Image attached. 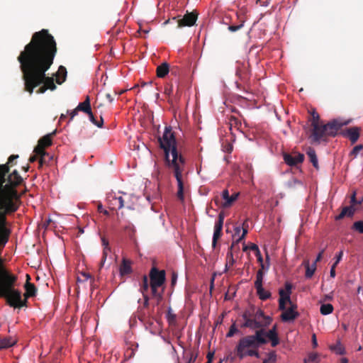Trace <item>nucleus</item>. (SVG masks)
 <instances>
[{
	"instance_id": "nucleus-43",
	"label": "nucleus",
	"mask_w": 363,
	"mask_h": 363,
	"mask_svg": "<svg viewBox=\"0 0 363 363\" xmlns=\"http://www.w3.org/2000/svg\"><path fill=\"white\" fill-rule=\"evenodd\" d=\"M362 199L357 201L356 199V192L354 191L350 199L351 206H354L355 204H361L362 202Z\"/></svg>"
},
{
	"instance_id": "nucleus-36",
	"label": "nucleus",
	"mask_w": 363,
	"mask_h": 363,
	"mask_svg": "<svg viewBox=\"0 0 363 363\" xmlns=\"http://www.w3.org/2000/svg\"><path fill=\"white\" fill-rule=\"evenodd\" d=\"M239 330L237 328L235 323L234 322L230 327L229 331L226 334L227 337H232L235 333H238Z\"/></svg>"
},
{
	"instance_id": "nucleus-33",
	"label": "nucleus",
	"mask_w": 363,
	"mask_h": 363,
	"mask_svg": "<svg viewBox=\"0 0 363 363\" xmlns=\"http://www.w3.org/2000/svg\"><path fill=\"white\" fill-rule=\"evenodd\" d=\"M87 114L89 116V121L93 124H94L95 125H96L99 128H101L102 127L103 123H104V120H103L101 116L100 117V120L99 121H96L95 117H94V114H93V113H92V111H91V110Z\"/></svg>"
},
{
	"instance_id": "nucleus-23",
	"label": "nucleus",
	"mask_w": 363,
	"mask_h": 363,
	"mask_svg": "<svg viewBox=\"0 0 363 363\" xmlns=\"http://www.w3.org/2000/svg\"><path fill=\"white\" fill-rule=\"evenodd\" d=\"M25 290H26V293L24 294V296H25V299L26 300L27 298L28 297H31V296H35V294H36V287L35 286V285L33 284H31L30 282L28 281V280L26 281V284H25Z\"/></svg>"
},
{
	"instance_id": "nucleus-47",
	"label": "nucleus",
	"mask_w": 363,
	"mask_h": 363,
	"mask_svg": "<svg viewBox=\"0 0 363 363\" xmlns=\"http://www.w3.org/2000/svg\"><path fill=\"white\" fill-rule=\"evenodd\" d=\"M318 355L316 353H311L308 355V361L315 362L318 361Z\"/></svg>"
},
{
	"instance_id": "nucleus-20",
	"label": "nucleus",
	"mask_w": 363,
	"mask_h": 363,
	"mask_svg": "<svg viewBox=\"0 0 363 363\" xmlns=\"http://www.w3.org/2000/svg\"><path fill=\"white\" fill-rule=\"evenodd\" d=\"M247 222L245 221L242 224V226H235V235H238V238L237 240V242H240L245 237L246 234L247 233V227L248 225L246 223Z\"/></svg>"
},
{
	"instance_id": "nucleus-41",
	"label": "nucleus",
	"mask_w": 363,
	"mask_h": 363,
	"mask_svg": "<svg viewBox=\"0 0 363 363\" xmlns=\"http://www.w3.org/2000/svg\"><path fill=\"white\" fill-rule=\"evenodd\" d=\"M244 23H245V20H241L240 24H238L237 26H235V25L230 26L228 27V30L231 32H235V31L240 30V28H242L244 26Z\"/></svg>"
},
{
	"instance_id": "nucleus-62",
	"label": "nucleus",
	"mask_w": 363,
	"mask_h": 363,
	"mask_svg": "<svg viewBox=\"0 0 363 363\" xmlns=\"http://www.w3.org/2000/svg\"><path fill=\"white\" fill-rule=\"evenodd\" d=\"M312 343H313V347H316L318 346V342H317V340H316V337H315V334H313L312 336Z\"/></svg>"
},
{
	"instance_id": "nucleus-31",
	"label": "nucleus",
	"mask_w": 363,
	"mask_h": 363,
	"mask_svg": "<svg viewBox=\"0 0 363 363\" xmlns=\"http://www.w3.org/2000/svg\"><path fill=\"white\" fill-rule=\"evenodd\" d=\"M264 273L262 269H259L256 274V280L255 281V287L259 288L262 286Z\"/></svg>"
},
{
	"instance_id": "nucleus-4",
	"label": "nucleus",
	"mask_w": 363,
	"mask_h": 363,
	"mask_svg": "<svg viewBox=\"0 0 363 363\" xmlns=\"http://www.w3.org/2000/svg\"><path fill=\"white\" fill-rule=\"evenodd\" d=\"M160 147L164 150L167 164L178 162L181 157L177 148V140L171 126H166L162 137L159 138Z\"/></svg>"
},
{
	"instance_id": "nucleus-12",
	"label": "nucleus",
	"mask_w": 363,
	"mask_h": 363,
	"mask_svg": "<svg viewBox=\"0 0 363 363\" xmlns=\"http://www.w3.org/2000/svg\"><path fill=\"white\" fill-rule=\"evenodd\" d=\"M252 320H255L258 323H259L260 325L258 328H262L268 326L272 321V318L268 315H265L262 310L257 309L255 311L254 308Z\"/></svg>"
},
{
	"instance_id": "nucleus-59",
	"label": "nucleus",
	"mask_w": 363,
	"mask_h": 363,
	"mask_svg": "<svg viewBox=\"0 0 363 363\" xmlns=\"http://www.w3.org/2000/svg\"><path fill=\"white\" fill-rule=\"evenodd\" d=\"M34 155L31 156L29 159V161L30 162H35V160H37L38 159V160L40 161V156L39 155H37V154L35 152H34Z\"/></svg>"
},
{
	"instance_id": "nucleus-55",
	"label": "nucleus",
	"mask_w": 363,
	"mask_h": 363,
	"mask_svg": "<svg viewBox=\"0 0 363 363\" xmlns=\"http://www.w3.org/2000/svg\"><path fill=\"white\" fill-rule=\"evenodd\" d=\"M271 341V345L272 347H276L277 345H279V337H277L275 338H273V339H271L269 340Z\"/></svg>"
},
{
	"instance_id": "nucleus-37",
	"label": "nucleus",
	"mask_w": 363,
	"mask_h": 363,
	"mask_svg": "<svg viewBox=\"0 0 363 363\" xmlns=\"http://www.w3.org/2000/svg\"><path fill=\"white\" fill-rule=\"evenodd\" d=\"M342 211L345 213L346 216L352 217L355 212V208L352 206H345L342 209Z\"/></svg>"
},
{
	"instance_id": "nucleus-44",
	"label": "nucleus",
	"mask_w": 363,
	"mask_h": 363,
	"mask_svg": "<svg viewBox=\"0 0 363 363\" xmlns=\"http://www.w3.org/2000/svg\"><path fill=\"white\" fill-rule=\"evenodd\" d=\"M177 279H178L177 274L175 272H173L172 273V277H171V286L172 287H174L176 285Z\"/></svg>"
},
{
	"instance_id": "nucleus-32",
	"label": "nucleus",
	"mask_w": 363,
	"mask_h": 363,
	"mask_svg": "<svg viewBox=\"0 0 363 363\" xmlns=\"http://www.w3.org/2000/svg\"><path fill=\"white\" fill-rule=\"evenodd\" d=\"M248 248L250 250H252V251H253V252H255L256 253V255L258 257L259 261H260V262L262 261V256H261L259 247H258V246L256 244L252 243L249 247L245 246L243 247V250L246 251Z\"/></svg>"
},
{
	"instance_id": "nucleus-61",
	"label": "nucleus",
	"mask_w": 363,
	"mask_h": 363,
	"mask_svg": "<svg viewBox=\"0 0 363 363\" xmlns=\"http://www.w3.org/2000/svg\"><path fill=\"white\" fill-rule=\"evenodd\" d=\"M345 216H346L345 215V212H342L341 211L339 215H337L336 217H335V220H341Z\"/></svg>"
},
{
	"instance_id": "nucleus-53",
	"label": "nucleus",
	"mask_w": 363,
	"mask_h": 363,
	"mask_svg": "<svg viewBox=\"0 0 363 363\" xmlns=\"http://www.w3.org/2000/svg\"><path fill=\"white\" fill-rule=\"evenodd\" d=\"M128 347L135 352L138 348V344L136 342L130 343Z\"/></svg>"
},
{
	"instance_id": "nucleus-60",
	"label": "nucleus",
	"mask_w": 363,
	"mask_h": 363,
	"mask_svg": "<svg viewBox=\"0 0 363 363\" xmlns=\"http://www.w3.org/2000/svg\"><path fill=\"white\" fill-rule=\"evenodd\" d=\"M172 86H170L169 87H166L164 89V93L169 96H170L172 94Z\"/></svg>"
},
{
	"instance_id": "nucleus-42",
	"label": "nucleus",
	"mask_w": 363,
	"mask_h": 363,
	"mask_svg": "<svg viewBox=\"0 0 363 363\" xmlns=\"http://www.w3.org/2000/svg\"><path fill=\"white\" fill-rule=\"evenodd\" d=\"M150 286V284L148 283V279H147V277L146 275H144L143 277V286H142V289L144 291H146L148 290V288Z\"/></svg>"
},
{
	"instance_id": "nucleus-38",
	"label": "nucleus",
	"mask_w": 363,
	"mask_h": 363,
	"mask_svg": "<svg viewBox=\"0 0 363 363\" xmlns=\"http://www.w3.org/2000/svg\"><path fill=\"white\" fill-rule=\"evenodd\" d=\"M111 252V247H108V249L104 248L103 249V254H102V258L100 262V268L103 267L106 260L107 259L108 254Z\"/></svg>"
},
{
	"instance_id": "nucleus-63",
	"label": "nucleus",
	"mask_w": 363,
	"mask_h": 363,
	"mask_svg": "<svg viewBox=\"0 0 363 363\" xmlns=\"http://www.w3.org/2000/svg\"><path fill=\"white\" fill-rule=\"evenodd\" d=\"M18 157V155H11L9 157V160H8V164H10L14 160L17 159Z\"/></svg>"
},
{
	"instance_id": "nucleus-51",
	"label": "nucleus",
	"mask_w": 363,
	"mask_h": 363,
	"mask_svg": "<svg viewBox=\"0 0 363 363\" xmlns=\"http://www.w3.org/2000/svg\"><path fill=\"white\" fill-rule=\"evenodd\" d=\"M362 149V145H358L353 147L352 153L357 155L359 152Z\"/></svg>"
},
{
	"instance_id": "nucleus-22",
	"label": "nucleus",
	"mask_w": 363,
	"mask_h": 363,
	"mask_svg": "<svg viewBox=\"0 0 363 363\" xmlns=\"http://www.w3.org/2000/svg\"><path fill=\"white\" fill-rule=\"evenodd\" d=\"M77 110L79 111H82L85 113H88L91 110L90 105V98L89 96H86L84 101L79 103L77 106Z\"/></svg>"
},
{
	"instance_id": "nucleus-18",
	"label": "nucleus",
	"mask_w": 363,
	"mask_h": 363,
	"mask_svg": "<svg viewBox=\"0 0 363 363\" xmlns=\"http://www.w3.org/2000/svg\"><path fill=\"white\" fill-rule=\"evenodd\" d=\"M298 315L299 313L296 311L293 308H288L281 313V319L284 322H291L294 321Z\"/></svg>"
},
{
	"instance_id": "nucleus-13",
	"label": "nucleus",
	"mask_w": 363,
	"mask_h": 363,
	"mask_svg": "<svg viewBox=\"0 0 363 363\" xmlns=\"http://www.w3.org/2000/svg\"><path fill=\"white\" fill-rule=\"evenodd\" d=\"M254 335H248L255 345L259 348L261 345L267 342L265 337L266 331L264 329L258 328Z\"/></svg>"
},
{
	"instance_id": "nucleus-49",
	"label": "nucleus",
	"mask_w": 363,
	"mask_h": 363,
	"mask_svg": "<svg viewBox=\"0 0 363 363\" xmlns=\"http://www.w3.org/2000/svg\"><path fill=\"white\" fill-rule=\"evenodd\" d=\"M79 111L77 110V107L72 111H67V113L70 116V119L72 120L77 114Z\"/></svg>"
},
{
	"instance_id": "nucleus-45",
	"label": "nucleus",
	"mask_w": 363,
	"mask_h": 363,
	"mask_svg": "<svg viewBox=\"0 0 363 363\" xmlns=\"http://www.w3.org/2000/svg\"><path fill=\"white\" fill-rule=\"evenodd\" d=\"M256 5L267 7L269 4V0H255Z\"/></svg>"
},
{
	"instance_id": "nucleus-28",
	"label": "nucleus",
	"mask_w": 363,
	"mask_h": 363,
	"mask_svg": "<svg viewBox=\"0 0 363 363\" xmlns=\"http://www.w3.org/2000/svg\"><path fill=\"white\" fill-rule=\"evenodd\" d=\"M256 291L259 298L262 301H266L272 296L271 293L269 291H266L263 286L256 288Z\"/></svg>"
},
{
	"instance_id": "nucleus-14",
	"label": "nucleus",
	"mask_w": 363,
	"mask_h": 363,
	"mask_svg": "<svg viewBox=\"0 0 363 363\" xmlns=\"http://www.w3.org/2000/svg\"><path fill=\"white\" fill-rule=\"evenodd\" d=\"M283 157L284 162L291 167H294L298 164L302 163L304 160V155L302 153H298L295 156L285 153L284 154Z\"/></svg>"
},
{
	"instance_id": "nucleus-40",
	"label": "nucleus",
	"mask_w": 363,
	"mask_h": 363,
	"mask_svg": "<svg viewBox=\"0 0 363 363\" xmlns=\"http://www.w3.org/2000/svg\"><path fill=\"white\" fill-rule=\"evenodd\" d=\"M91 277L89 273L86 272H81L80 274L77 277L78 281H85L91 279Z\"/></svg>"
},
{
	"instance_id": "nucleus-58",
	"label": "nucleus",
	"mask_w": 363,
	"mask_h": 363,
	"mask_svg": "<svg viewBox=\"0 0 363 363\" xmlns=\"http://www.w3.org/2000/svg\"><path fill=\"white\" fill-rule=\"evenodd\" d=\"M333 298V292L324 296V301H331Z\"/></svg>"
},
{
	"instance_id": "nucleus-17",
	"label": "nucleus",
	"mask_w": 363,
	"mask_h": 363,
	"mask_svg": "<svg viewBox=\"0 0 363 363\" xmlns=\"http://www.w3.org/2000/svg\"><path fill=\"white\" fill-rule=\"evenodd\" d=\"M197 19V16L193 13H187L179 21V26H192Z\"/></svg>"
},
{
	"instance_id": "nucleus-5",
	"label": "nucleus",
	"mask_w": 363,
	"mask_h": 363,
	"mask_svg": "<svg viewBox=\"0 0 363 363\" xmlns=\"http://www.w3.org/2000/svg\"><path fill=\"white\" fill-rule=\"evenodd\" d=\"M257 347L252 342L248 335L240 338L235 347V352L238 357L242 359L247 356L259 357Z\"/></svg>"
},
{
	"instance_id": "nucleus-3",
	"label": "nucleus",
	"mask_w": 363,
	"mask_h": 363,
	"mask_svg": "<svg viewBox=\"0 0 363 363\" xmlns=\"http://www.w3.org/2000/svg\"><path fill=\"white\" fill-rule=\"evenodd\" d=\"M311 116L312 130L310 138L314 143H320L321 140H323L325 138L328 136L335 137L340 128L343 125L347 124V123H343L336 119H334L325 125H320L319 114L316 111H313L311 113Z\"/></svg>"
},
{
	"instance_id": "nucleus-56",
	"label": "nucleus",
	"mask_w": 363,
	"mask_h": 363,
	"mask_svg": "<svg viewBox=\"0 0 363 363\" xmlns=\"http://www.w3.org/2000/svg\"><path fill=\"white\" fill-rule=\"evenodd\" d=\"M287 302H283V301H279V309L280 311H282L283 312L285 311L286 309V303Z\"/></svg>"
},
{
	"instance_id": "nucleus-48",
	"label": "nucleus",
	"mask_w": 363,
	"mask_h": 363,
	"mask_svg": "<svg viewBox=\"0 0 363 363\" xmlns=\"http://www.w3.org/2000/svg\"><path fill=\"white\" fill-rule=\"evenodd\" d=\"M135 352L133 350H130L128 347L127 348V350L125 352V356L128 359H130L134 357Z\"/></svg>"
},
{
	"instance_id": "nucleus-2",
	"label": "nucleus",
	"mask_w": 363,
	"mask_h": 363,
	"mask_svg": "<svg viewBox=\"0 0 363 363\" xmlns=\"http://www.w3.org/2000/svg\"><path fill=\"white\" fill-rule=\"evenodd\" d=\"M7 164H0V245L5 246L10 230L6 216L15 213L20 206V198L16 186L21 184V177L14 170L6 179L9 172Z\"/></svg>"
},
{
	"instance_id": "nucleus-54",
	"label": "nucleus",
	"mask_w": 363,
	"mask_h": 363,
	"mask_svg": "<svg viewBox=\"0 0 363 363\" xmlns=\"http://www.w3.org/2000/svg\"><path fill=\"white\" fill-rule=\"evenodd\" d=\"M101 242L104 248L108 249L109 247V242L104 237H101Z\"/></svg>"
},
{
	"instance_id": "nucleus-19",
	"label": "nucleus",
	"mask_w": 363,
	"mask_h": 363,
	"mask_svg": "<svg viewBox=\"0 0 363 363\" xmlns=\"http://www.w3.org/2000/svg\"><path fill=\"white\" fill-rule=\"evenodd\" d=\"M120 275L123 277L132 272L130 261L123 258L119 268Z\"/></svg>"
},
{
	"instance_id": "nucleus-11",
	"label": "nucleus",
	"mask_w": 363,
	"mask_h": 363,
	"mask_svg": "<svg viewBox=\"0 0 363 363\" xmlns=\"http://www.w3.org/2000/svg\"><path fill=\"white\" fill-rule=\"evenodd\" d=\"M224 218H225L224 213L220 212L218 214V220L215 223V226H214V231H213V240H212V246L213 248L216 247V244H217V240L221 235Z\"/></svg>"
},
{
	"instance_id": "nucleus-34",
	"label": "nucleus",
	"mask_w": 363,
	"mask_h": 363,
	"mask_svg": "<svg viewBox=\"0 0 363 363\" xmlns=\"http://www.w3.org/2000/svg\"><path fill=\"white\" fill-rule=\"evenodd\" d=\"M352 230L359 233H363V220L355 221L352 225Z\"/></svg>"
},
{
	"instance_id": "nucleus-64",
	"label": "nucleus",
	"mask_w": 363,
	"mask_h": 363,
	"mask_svg": "<svg viewBox=\"0 0 363 363\" xmlns=\"http://www.w3.org/2000/svg\"><path fill=\"white\" fill-rule=\"evenodd\" d=\"M323 251H321L320 252H319L316 257V259L314 261V262H315V264L319 262L321 258H322V256H323Z\"/></svg>"
},
{
	"instance_id": "nucleus-10",
	"label": "nucleus",
	"mask_w": 363,
	"mask_h": 363,
	"mask_svg": "<svg viewBox=\"0 0 363 363\" xmlns=\"http://www.w3.org/2000/svg\"><path fill=\"white\" fill-rule=\"evenodd\" d=\"M242 317L244 320V323L241 325L242 328H248L251 330L257 329L260 325L258 322L255 320H252L253 318V309L246 310L243 312Z\"/></svg>"
},
{
	"instance_id": "nucleus-39",
	"label": "nucleus",
	"mask_w": 363,
	"mask_h": 363,
	"mask_svg": "<svg viewBox=\"0 0 363 363\" xmlns=\"http://www.w3.org/2000/svg\"><path fill=\"white\" fill-rule=\"evenodd\" d=\"M277 355L274 352L269 354L268 357L263 360L262 363H276Z\"/></svg>"
},
{
	"instance_id": "nucleus-7",
	"label": "nucleus",
	"mask_w": 363,
	"mask_h": 363,
	"mask_svg": "<svg viewBox=\"0 0 363 363\" xmlns=\"http://www.w3.org/2000/svg\"><path fill=\"white\" fill-rule=\"evenodd\" d=\"M184 164L185 160L184 157H181L178 162L167 164L168 167L173 169L174 176L177 180L178 187L177 196L181 201L184 200V184L182 179Z\"/></svg>"
},
{
	"instance_id": "nucleus-35",
	"label": "nucleus",
	"mask_w": 363,
	"mask_h": 363,
	"mask_svg": "<svg viewBox=\"0 0 363 363\" xmlns=\"http://www.w3.org/2000/svg\"><path fill=\"white\" fill-rule=\"evenodd\" d=\"M265 337L269 340L278 337V334L277 333V326L274 325L270 330L266 332Z\"/></svg>"
},
{
	"instance_id": "nucleus-29",
	"label": "nucleus",
	"mask_w": 363,
	"mask_h": 363,
	"mask_svg": "<svg viewBox=\"0 0 363 363\" xmlns=\"http://www.w3.org/2000/svg\"><path fill=\"white\" fill-rule=\"evenodd\" d=\"M347 133L350 140L352 143H354L358 140L359 133L357 128H350L347 129Z\"/></svg>"
},
{
	"instance_id": "nucleus-24",
	"label": "nucleus",
	"mask_w": 363,
	"mask_h": 363,
	"mask_svg": "<svg viewBox=\"0 0 363 363\" xmlns=\"http://www.w3.org/2000/svg\"><path fill=\"white\" fill-rule=\"evenodd\" d=\"M303 264L306 267V273H305L306 278V279L311 278L316 270L315 262H313L312 264H310L308 261H305L303 262Z\"/></svg>"
},
{
	"instance_id": "nucleus-26",
	"label": "nucleus",
	"mask_w": 363,
	"mask_h": 363,
	"mask_svg": "<svg viewBox=\"0 0 363 363\" xmlns=\"http://www.w3.org/2000/svg\"><path fill=\"white\" fill-rule=\"evenodd\" d=\"M306 154L309 158L310 162L312 163L313 166L315 168H318V160L316 156L315 151L313 148L309 147L306 152Z\"/></svg>"
},
{
	"instance_id": "nucleus-8",
	"label": "nucleus",
	"mask_w": 363,
	"mask_h": 363,
	"mask_svg": "<svg viewBox=\"0 0 363 363\" xmlns=\"http://www.w3.org/2000/svg\"><path fill=\"white\" fill-rule=\"evenodd\" d=\"M56 131H53L51 133L47 134L40 138L38 141V145L34 148L33 152L40 156V166H42L46 162V157H48V160H52V157L45 150V147L51 145L52 137L55 134Z\"/></svg>"
},
{
	"instance_id": "nucleus-6",
	"label": "nucleus",
	"mask_w": 363,
	"mask_h": 363,
	"mask_svg": "<svg viewBox=\"0 0 363 363\" xmlns=\"http://www.w3.org/2000/svg\"><path fill=\"white\" fill-rule=\"evenodd\" d=\"M164 270H160L153 267L149 273L150 286L153 296L161 298L162 293L158 291V288L164 285L166 280Z\"/></svg>"
},
{
	"instance_id": "nucleus-46",
	"label": "nucleus",
	"mask_w": 363,
	"mask_h": 363,
	"mask_svg": "<svg viewBox=\"0 0 363 363\" xmlns=\"http://www.w3.org/2000/svg\"><path fill=\"white\" fill-rule=\"evenodd\" d=\"M343 255V252L340 251L335 255V261L333 263V265L337 266L339 262L341 261Z\"/></svg>"
},
{
	"instance_id": "nucleus-21",
	"label": "nucleus",
	"mask_w": 363,
	"mask_h": 363,
	"mask_svg": "<svg viewBox=\"0 0 363 363\" xmlns=\"http://www.w3.org/2000/svg\"><path fill=\"white\" fill-rule=\"evenodd\" d=\"M15 343L16 341L11 337L0 336V351L11 347Z\"/></svg>"
},
{
	"instance_id": "nucleus-57",
	"label": "nucleus",
	"mask_w": 363,
	"mask_h": 363,
	"mask_svg": "<svg viewBox=\"0 0 363 363\" xmlns=\"http://www.w3.org/2000/svg\"><path fill=\"white\" fill-rule=\"evenodd\" d=\"M335 267L336 266L335 265H332L331 267V269H330V276L332 277V278H334L335 277V275H336V273H335Z\"/></svg>"
},
{
	"instance_id": "nucleus-25",
	"label": "nucleus",
	"mask_w": 363,
	"mask_h": 363,
	"mask_svg": "<svg viewBox=\"0 0 363 363\" xmlns=\"http://www.w3.org/2000/svg\"><path fill=\"white\" fill-rule=\"evenodd\" d=\"M169 72L168 63L163 62L157 67V76L160 78L164 77Z\"/></svg>"
},
{
	"instance_id": "nucleus-16",
	"label": "nucleus",
	"mask_w": 363,
	"mask_h": 363,
	"mask_svg": "<svg viewBox=\"0 0 363 363\" xmlns=\"http://www.w3.org/2000/svg\"><path fill=\"white\" fill-rule=\"evenodd\" d=\"M239 196V192L233 194L231 196H230L228 189L223 190L221 196L223 199L225 201V202L223 203V206L224 208L230 207L232 205V203L238 199Z\"/></svg>"
},
{
	"instance_id": "nucleus-30",
	"label": "nucleus",
	"mask_w": 363,
	"mask_h": 363,
	"mask_svg": "<svg viewBox=\"0 0 363 363\" xmlns=\"http://www.w3.org/2000/svg\"><path fill=\"white\" fill-rule=\"evenodd\" d=\"M333 306L330 303L322 304L320 308V312L323 315H327L333 313Z\"/></svg>"
},
{
	"instance_id": "nucleus-50",
	"label": "nucleus",
	"mask_w": 363,
	"mask_h": 363,
	"mask_svg": "<svg viewBox=\"0 0 363 363\" xmlns=\"http://www.w3.org/2000/svg\"><path fill=\"white\" fill-rule=\"evenodd\" d=\"M236 75L239 77V79L240 80H243L245 78L246 74L245 73H242L241 69L238 68L237 70H236Z\"/></svg>"
},
{
	"instance_id": "nucleus-27",
	"label": "nucleus",
	"mask_w": 363,
	"mask_h": 363,
	"mask_svg": "<svg viewBox=\"0 0 363 363\" xmlns=\"http://www.w3.org/2000/svg\"><path fill=\"white\" fill-rule=\"evenodd\" d=\"M67 76L66 68L63 66H60L58 71L56 74V82L57 84H61L65 81Z\"/></svg>"
},
{
	"instance_id": "nucleus-9",
	"label": "nucleus",
	"mask_w": 363,
	"mask_h": 363,
	"mask_svg": "<svg viewBox=\"0 0 363 363\" xmlns=\"http://www.w3.org/2000/svg\"><path fill=\"white\" fill-rule=\"evenodd\" d=\"M107 205L111 210L117 211L125 206V199L121 196H116L115 193H110L106 199Z\"/></svg>"
},
{
	"instance_id": "nucleus-52",
	"label": "nucleus",
	"mask_w": 363,
	"mask_h": 363,
	"mask_svg": "<svg viewBox=\"0 0 363 363\" xmlns=\"http://www.w3.org/2000/svg\"><path fill=\"white\" fill-rule=\"evenodd\" d=\"M167 318L168 320H174L176 318V315L172 313V308L170 307L168 308Z\"/></svg>"
},
{
	"instance_id": "nucleus-15",
	"label": "nucleus",
	"mask_w": 363,
	"mask_h": 363,
	"mask_svg": "<svg viewBox=\"0 0 363 363\" xmlns=\"http://www.w3.org/2000/svg\"><path fill=\"white\" fill-rule=\"evenodd\" d=\"M285 289H280L279 290V301L287 302L291 303V294L292 290V284L286 281L284 284Z\"/></svg>"
},
{
	"instance_id": "nucleus-1",
	"label": "nucleus",
	"mask_w": 363,
	"mask_h": 363,
	"mask_svg": "<svg viewBox=\"0 0 363 363\" xmlns=\"http://www.w3.org/2000/svg\"><path fill=\"white\" fill-rule=\"evenodd\" d=\"M57 52L55 40L48 30L43 29L35 32L30 42L18 57L23 73L25 90L30 94L35 87L37 94H43L47 90L56 89L52 77L46 75V72L53 63Z\"/></svg>"
}]
</instances>
